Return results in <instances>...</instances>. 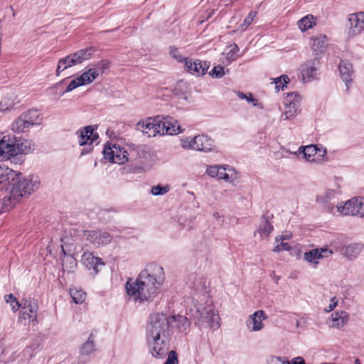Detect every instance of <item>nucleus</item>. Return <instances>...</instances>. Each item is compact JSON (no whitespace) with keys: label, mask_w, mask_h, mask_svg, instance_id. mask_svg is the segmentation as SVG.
<instances>
[{"label":"nucleus","mask_w":364,"mask_h":364,"mask_svg":"<svg viewBox=\"0 0 364 364\" xmlns=\"http://www.w3.org/2000/svg\"><path fill=\"white\" fill-rule=\"evenodd\" d=\"M164 279L162 267L154 262L149 263L136 279L127 282V293L136 302L152 301L159 293Z\"/></svg>","instance_id":"obj_1"},{"label":"nucleus","mask_w":364,"mask_h":364,"mask_svg":"<svg viewBox=\"0 0 364 364\" xmlns=\"http://www.w3.org/2000/svg\"><path fill=\"white\" fill-rule=\"evenodd\" d=\"M83 85L92 83L97 77V70L92 67L85 71L82 75L78 76Z\"/></svg>","instance_id":"obj_36"},{"label":"nucleus","mask_w":364,"mask_h":364,"mask_svg":"<svg viewBox=\"0 0 364 364\" xmlns=\"http://www.w3.org/2000/svg\"><path fill=\"white\" fill-rule=\"evenodd\" d=\"M168 354V358L164 364H178V355L174 350H171Z\"/></svg>","instance_id":"obj_53"},{"label":"nucleus","mask_w":364,"mask_h":364,"mask_svg":"<svg viewBox=\"0 0 364 364\" xmlns=\"http://www.w3.org/2000/svg\"><path fill=\"white\" fill-rule=\"evenodd\" d=\"M191 287L198 292L203 291L206 288V281L203 277L200 275H193L190 278Z\"/></svg>","instance_id":"obj_34"},{"label":"nucleus","mask_w":364,"mask_h":364,"mask_svg":"<svg viewBox=\"0 0 364 364\" xmlns=\"http://www.w3.org/2000/svg\"><path fill=\"white\" fill-rule=\"evenodd\" d=\"M294 154H302L306 161L314 164H321L327 161L326 149L314 144L301 146Z\"/></svg>","instance_id":"obj_6"},{"label":"nucleus","mask_w":364,"mask_h":364,"mask_svg":"<svg viewBox=\"0 0 364 364\" xmlns=\"http://www.w3.org/2000/svg\"><path fill=\"white\" fill-rule=\"evenodd\" d=\"M181 146L184 149L208 152L213 149L212 139L205 134H198L194 137L188 136L181 139Z\"/></svg>","instance_id":"obj_5"},{"label":"nucleus","mask_w":364,"mask_h":364,"mask_svg":"<svg viewBox=\"0 0 364 364\" xmlns=\"http://www.w3.org/2000/svg\"><path fill=\"white\" fill-rule=\"evenodd\" d=\"M68 259H69V261H70V263L71 264H73V266H75V265L76 264V263H75V259H73V258H69Z\"/></svg>","instance_id":"obj_64"},{"label":"nucleus","mask_w":364,"mask_h":364,"mask_svg":"<svg viewBox=\"0 0 364 364\" xmlns=\"http://www.w3.org/2000/svg\"><path fill=\"white\" fill-rule=\"evenodd\" d=\"M273 230V225L268 220L267 218L262 217L259 225L257 230V232L261 237H267Z\"/></svg>","instance_id":"obj_31"},{"label":"nucleus","mask_w":364,"mask_h":364,"mask_svg":"<svg viewBox=\"0 0 364 364\" xmlns=\"http://www.w3.org/2000/svg\"><path fill=\"white\" fill-rule=\"evenodd\" d=\"M19 176V172L13 171L4 165L0 166V188L5 187L9 180H13L15 176Z\"/></svg>","instance_id":"obj_28"},{"label":"nucleus","mask_w":364,"mask_h":364,"mask_svg":"<svg viewBox=\"0 0 364 364\" xmlns=\"http://www.w3.org/2000/svg\"><path fill=\"white\" fill-rule=\"evenodd\" d=\"M272 83L275 85L276 91L279 92L280 90H284V87L287 86L289 82V78L287 75H282L279 77L272 79Z\"/></svg>","instance_id":"obj_41"},{"label":"nucleus","mask_w":364,"mask_h":364,"mask_svg":"<svg viewBox=\"0 0 364 364\" xmlns=\"http://www.w3.org/2000/svg\"><path fill=\"white\" fill-rule=\"evenodd\" d=\"M81 261L90 271H92L91 273L93 274H96L99 272L100 266L104 265L101 258L94 256L90 252H85L82 255Z\"/></svg>","instance_id":"obj_19"},{"label":"nucleus","mask_w":364,"mask_h":364,"mask_svg":"<svg viewBox=\"0 0 364 364\" xmlns=\"http://www.w3.org/2000/svg\"><path fill=\"white\" fill-rule=\"evenodd\" d=\"M338 68L341 78L346 86L348 87V84L352 82L354 75L353 65L348 60H344L341 61Z\"/></svg>","instance_id":"obj_23"},{"label":"nucleus","mask_w":364,"mask_h":364,"mask_svg":"<svg viewBox=\"0 0 364 364\" xmlns=\"http://www.w3.org/2000/svg\"><path fill=\"white\" fill-rule=\"evenodd\" d=\"M319 67L320 63L316 58L311 60L307 61L304 65H302L301 73L303 80L311 81L314 79H316L318 75Z\"/></svg>","instance_id":"obj_17"},{"label":"nucleus","mask_w":364,"mask_h":364,"mask_svg":"<svg viewBox=\"0 0 364 364\" xmlns=\"http://www.w3.org/2000/svg\"><path fill=\"white\" fill-rule=\"evenodd\" d=\"M6 302L9 304L13 311L16 312L20 309L21 301L18 302L12 294L5 296Z\"/></svg>","instance_id":"obj_44"},{"label":"nucleus","mask_w":364,"mask_h":364,"mask_svg":"<svg viewBox=\"0 0 364 364\" xmlns=\"http://www.w3.org/2000/svg\"><path fill=\"white\" fill-rule=\"evenodd\" d=\"M169 189L170 188L168 186H162L158 185L151 188V193L154 196H161L166 194L169 191Z\"/></svg>","instance_id":"obj_48"},{"label":"nucleus","mask_w":364,"mask_h":364,"mask_svg":"<svg viewBox=\"0 0 364 364\" xmlns=\"http://www.w3.org/2000/svg\"><path fill=\"white\" fill-rule=\"evenodd\" d=\"M16 204L9 197L0 200V214L7 212L14 207Z\"/></svg>","instance_id":"obj_43"},{"label":"nucleus","mask_w":364,"mask_h":364,"mask_svg":"<svg viewBox=\"0 0 364 364\" xmlns=\"http://www.w3.org/2000/svg\"><path fill=\"white\" fill-rule=\"evenodd\" d=\"M256 15V11H250L249 13L247 16L244 19L242 23H241L240 26V28L242 31H245L247 27L252 23Z\"/></svg>","instance_id":"obj_45"},{"label":"nucleus","mask_w":364,"mask_h":364,"mask_svg":"<svg viewBox=\"0 0 364 364\" xmlns=\"http://www.w3.org/2000/svg\"><path fill=\"white\" fill-rule=\"evenodd\" d=\"M200 327H207L215 331L220 326V318L218 313L212 307H205L202 309H197L191 314Z\"/></svg>","instance_id":"obj_4"},{"label":"nucleus","mask_w":364,"mask_h":364,"mask_svg":"<svg viewBox=\"0 0 364 364\" xmlns=\"http://www.w3.org/2000/svg\"><path fill=\"white\" fill-rule=\"evenodd\" d=\"M337 304H338V299L336 296L332 297L330 300L329 304L328 305V306H326L325 308V311L326 312H330V311H333L336 308Z\"/></svg>","instance_id":"obj_58"},{"label":"nucleus","mask_w":364,"mask_h":364,"mask_svg":"<svg viewBox=\"0 0 364 364\" xmlns=\"http://www.w3.org/2000/svg\"><path fill=\"white\" fill-rule=\"evenodd\" d=\"M164 314L155 313L150 316L146 326V336L148 346L153 356L163 358L169 349L171 320Z\"/></svg>","instance_id":"obj_2"},{"label":"nucleus","mask_w":364,"mask_h":364,"mask_svg":"<svg viewBox=\"0 0 364 364\" xmlns=\"http://www.w3.org/2000/svg\"><path fill=\"white\" fill-rule=\"evenodd\" d=\"M217 178L224 180L228 183H232L238 179L239 175L235 168L229 166H219Z\"/></svg>","instance_id":"obj_21"},{"label":"nucleus","mask_w":364,"mask_h":364,"mask_svg":"<svg viewBox=\"0 0 364 364\" xmlns=\"http://www.w3.org/2000/svg\"><path fill=\"white\" fill-rule=\"evenodd\" d=\"M95 350V335L91 333L87 340L80 348V353L82 355H89Z\"/></svg>","instance_id":"obj_32"},{"label":"nucleus","mask_w":364,"mask_h":364,"mask_svg":"<svg viewBox=\"0 0 364 364\" xmlns=\"http://www.w3.org/2000/svg\"><path fill=\"white\" fill-rule=\"evenodd\" d=\"M287 360L284 357L270 356L267 360V364H287Z\"/></svg>","instance_id":"obj_51"},{"label":"nucleus","mask_w":364,"mask_h":364,"mask_svg":"<svg viewBox=\"0 0 364 364\" xmlns=\"http://www.w3.org/2000/svg\"><path fill=\"white\" fill-rule=\"evenodd\" d=\"M9 198L16 204L21 198L28 197L39 187V181L33 177L24 178L19 172V176L13 178Z\"/></svg>","instance_id":"obj_3"},{"label":"nucleus","mask_w":364,"mask_h":364,"mask_svg":"<svg viewBox=\"0 0 364 364\" xmlns=\"http://www.w3.org/2000/svg\"><path fill=\"white\" fill-rule=\"evenodd\" d=\"M22 117L28 121L30 127L41 124L42 117L39 112L36 109H29L21 114Z\"/></svg>","instance_id":"obj_30"},{"label":"nucleus","mask_w":364,"mask_h":364,"mask_svg":"<svg viewBox=\"0 0 364 364\" xmlns=\"http://www.w3.org/2000/svg\"><path fill=\"white\" fill-rule=\"evenodd\" d=\"M348 321V317L345 311L335 312L331 314L328 320V324L331 328H341Z\"/></svg>","instance_id":"obj_24"},{"label":"nucleus","mask_w":364,"mask_h":364,"mask_svg":"<svg viewBox=\"0 0 364 364\" xmlns=\"http://www.w3.org/2000/svg\"><path fill=\"white\" fill-rule=\"evenodd\" d=\"M11 146L15 151L14 156L19 154H28L34 149L33 144L31 141L26 139H19L16 141L15 144H11Z\"/></svg>","instance_id":"obj_25"},{"label":"nucleus","mask_w":364,"mask_h":364,"mask_svg":"<svg viewBox=\"0 0 364 364\" xmlns=\"http://www.w3.org/2000/svg\"><path fill=\"white\" fill-rule=\"evenodd\" d=\"M267 318V316L263 310H257L247 317L245 321L246 327L250 332L260 331L264 328V321Z\"/></svg>","instance_id":"obj_13"},{"label":"nucleus","mask_w":364,"mask_h":364,"mask_svg":"<svg viewBox=\"0 0 364 364\" xmlns=\"http://www.w3.org/2000/svg\"><path fill=\"white\" fill-rule=\"evenodd\" d=\"M21 354H23V355L28 356V358L27 359L28 360L29 358L31 357V350H30V348L24 349L22 351Z\"/></svg>","instance_id":"obj_63"},{"label":"nucleus","mask_w":364,"mask_h":364,"mask_svg":"<svg viewBox=\"0 0 364 364\" xmlns=\"http://www.w3.org/2000/svg\"><path fill=\"white\" fill-rule=\"evenodd\" d=\"M170 54L172 56V58L176 59L179 63H182V62L184 63V60H188V58H183V56L181 55L178 50L176 48H171Z\"/></svg>","instance_id":"obj_55"},{"label":"nucleus","mask_w":364,"mask_h":364,"mask_svg":"<svg viewBox=\"0 0 364 364\" xmlns=\"http://www.w3.org/2000/svg\"><path fill=\"white\" fill-rule=\"evenodd\" d=\"M75 240H73L72 238L69 237L68 235H64L61 237V248L62 251L64 255L66 254V250L68 252H75L76 251V247H74V242Z\"/></svg>","instance_id":"obj_38"},{"label":"nucleus","mask_w":364,"mask_h":364,"mask_svg":"<svg viewBox=\"0 0 364 364\" xmlns=\"http://www.w3.org/2000/svg\"><path fill=\"white\" fill-rule=\"evenodd\" d=\"M281 242L278 245H277L274 249H273V251L274 252H279L280 251H282V250H289L291 249V245L287 243V242H284V241H280Z\"/></svg>","instance_id":"obj_56"},{"label":"nucleus","mask_w":364,"mask_h":364,"mask_svg":"<svg viewBox=\"0 0 364 364\" xmlns=\"http://www.w3.org/2000/svg\"><path fill=\"white\" fill-rule=\"evenodd\" d=\"M94 49L92 47L77 50L70 54L75 65H78L82 62L89 60L94 53Z\"/></svg>","instance_id":"obj_29"},{"label":"nucleus","mask_w":364,"mask_h":364,"mask_svg":"<svg viewBox=\"0 0 364 364\" xmlns=\"http://www.w3.org/2000/svg\"><path fill=\"white\" fill-rule=\"evenodd\" d=\"M224 69V67L220 65L215 66L210 72V75L214 78H220L225 74Z\"/></svg>","instance_id":"obj_49"},{"label":"nucleus","mask_w":364,"mask_h":364,"mask_svg":"<svg viewBox=\"0 0 364 364\" xmlns=\"http://www.w3.org/2000/svg\"><path fill=\"white\" fill-rule=\"evenodd\" d=\"M29 127L28 121L25 120L21 115L16 118L11 125V130L15 133H22L26 132Z\"/></svg>","instance_id":"obj_33"},{"label":"nucleus","mask_w":364,"mask_h":364,"mask_svg":"<svg viewBox=\"0 0 364 364\" xmlns=\"http://www.w3.org/2000/svg\"><path fill=\"white\" fill-rule=\"evenodd\" d=\"M160 121L161 130L163 131V134H161V135H176L183 132L185 130L178 122L173 117H160Z\"/></svg>","instance_id":"obj_14"},{"label":"nucleus","mask_w":364,"mask_h":364,"mask_svg":"<svg viewBox=\"0 0 364 364\" xmlns=\"http://www.w3.org/2000/svg\"><path fill=\"white\" fill-rule=\"evenodd\" d=\"M19 313V321L21 322L37 323V312L38 305L34 299H22L21 306ZM24 324H26L24 323Z\"/></svg>","instance_id":"obj_8"},{"label":"nucleus","mask_w":364,"mask_h":364,"mask_svg":"<svg viewBox=\"0 0 364 364\" xmlns=\"http://www.w3.org/2000/svg\"><path fill=\"white\" fill-rule=\"evenodd\" d=\"M292 237V234L291 232H285L282 233L280 235H277L275 237V241L279 242V241L289 240Z\"/></svg>","instance_id":"obj_59"},{"label":"nucleus","mask_w":364,"mask_h":364,"mask_svg":"<svg viewBox=\"0 0 364 364\" xmlns=\"http://www.w3.org/2000/svg\"><path fill=\"white\" fill-rule=\"evenodd\" d=\"M219 165L210 166L207 168L205 173L210 177L218 176Z\"/></svg>","instance_id":"obj_57"},{"label":"nucleus","mask_w":364,"mask_h":364,"mask_svg":"<svg viewBox=\"0 0 364 364\" xmlns=\"http://www.w3.org/2000/svg\"><path fill=\"white\" fill-rule=\"evenodd\" d=\"M109 68V62L107 60H101L97 62L92 68L97 70V75L99 76L100 73H102L105 70H107Z\"/></svg>","instance_id":"obj_47"},{"label":"nucleus","mask_w":364,"mask_h":364,"mask_svg":"<svg viewBox=\"0 0 364 364\" xmlns=\"http://www.w3.org/2000/svg\"><path fill=\"white\" fill-rule=\"evenodd\" d=\"M160 123V116L146 118L136 124V129L148 136H156L158 134L161 135V134H163V131L161 130Z\"/></svg>","instance_id":"obj_10"},{"label":"nucleus","mask_w":364,"mask_h":364,"mask_svg":"<svg viewBox=\"0 0 364 364\" xmlns=\"http://www.w3.org/2000/svg\"><path fill=\"white\" fill-rule=\"evenodd\" d=\"M337 211L343 215L364 217V198H353L348 201L338 203Z\"/></svg>","instance_id":"obj_7"},{"label":"nucleus","mask_w":364,"mask_h":364,"mask_svg":"<svg viewBox=\"0 0 364 364\" xmlns=\"http://www.w3.org/2000/svg\"><path fill=\"white\" fill-rule=\"evenodd\" d=\"M81 82H82L80 80L79 77H76L75 79L73 80L70 82V84L67 86V87L65 89V92H68L78 87L83 86L82 83H81Z\"/></svg>","instance_id":"obj_52"},{"label":"nucleus","mask_w":364,"mask_h":364,"mask_svg":"<svg viewBox=\"0 0 364 364\" xmlns=\"http://www.w3.org/2000/svg\"><path fill=\"white\" fill-rule=\"evenodd\" d=\"M78 137V144L80 146L88 145L81 151V155L90 153L92 150V144L97 139L98 135L94 133V129L91 126L85 127L82 130L76 132Z\"/></svg>","instance_id":"obj_12"},{"label":"nucleus","mask_w":364,"mask_h":364,"mask_svg":"<svg viewBox=\"0 0 364 364\" xmlns=\"http://www.w3.org/2000/svg\"><path fill=\"white\" fill-rule=\"evenodd\" d=\"M184 65L188 73L196 76L205 75L209 68V64L206 61L199 60L194 61L190 59L184 60Z\"/></svg>","instance_id":"obj_18"},{"label":"nucleus","mask_w":364,"mask_h":364,"mask_svg":"<svg viewBox=\"0 0 364 364\" xmlns=\"http://www.w3.org/2000/svg\"><path fill=\"white\" fill-rule=\"evenodd\" d=\"M141 147H129V151H127V155L129 156V160L136 161L139 158H141L142 156L140 153L141 151Z\"/></svg>","instance_id":"obj_46"},{"label":"nucleus","mask_w":364,"mask_h":364,"mask_svg":"<svg viewBox=\"0 0 364 364\" xmlns=\"http://www.w3.org/2000/svg\"><path fill=\"white\" fill-rule=\"evenodd\" d=\"M333 254V250L327 247L316 248L305 252L304 254V259L316 267L318 264L319 259L328 258Z\"/></svg>","instance_id":"obj_15"},{"label":"nucleus","mask_w":364,"mask_h":364,"mask_svg":"<svg viewBox=\"0 0 364 364\" xmlns=\"http://www.w3.org/2000/svg\"><path fill=\"white\" fill-rule=\"evenodd\" d=\"M287 364H306L304 359L301 356L292 358L291 360L287 361Z\"/></svg>","instance_id":"obj_60"},{"label":"nucleus","mask_w":364,"mask_h":364,"mask_svg":"<svg viewBox=\"0 0 364 364\" xmlns=\"http://www.w3.org/2000/svg\"><path fill=\"white\" fill-rule=\"evenodd\" d=\"M298 106L296 102L285 105V110L282 115V119L288 120L293 118L297 112Z\"/></svg>","instance_id":"obj_39"},{"label":"nucleus","mask_w":364,"mask_h":364,"mask_svg":"<svg viewBox=\"0 0 364 364\" xmlns=\"http://www.w3.org/2000/svg\"><path fill=\"white\" fill-rule=\"evenodd\" d=\"M105 158L112 163L124 164L129 161L127 151L116 144H107L103 150Z\"/></svg>","instance_id":"obj_9"},{"label":"nucleus","mask_w":364,"mask_h":364,"mask_svg":"<svg viewBox=\"0 0 364 364\" xmlns=\"http://www.w3.org/2000/svg\"><path fill=\"white\" fill-rule=\"evenodd\" d=\"M74 65H75L70 55H67L65 58H60L58 63L55 71L56 75L59 76L63 71Z\"/></svg>","instance_id":"obj_35"},{"label":"nucleus","mask_w":364,"mask_h":364,"mask_svg":"<svg viewBox=\"0 0 364 364\" xmlns=\"http://www.w3.org/2000/svg\"><path fill=\"white\" fill-rule=\"evenodd\" d=\"M82 236L95 247L107 245L112 240L110 234L102 230H85Z\"/></svg>","instance_id":"obj_11"},{"label":"nucleus","mask_w":364,"mask_h":364,"mask_svg":"<svg viewBox=\"0 0 364 364\" xmlns=\"http://www.w3.org/2000/svg\"><path fill=\"white\" fill-rule=\"evenodd\" d=\"M349 22L348 35L355 36L364 31V11L351 14L348 18Z\"/></svg>","instance_id":"obj_16"},{"label":"nucleus","mask_w":364,"mask_h":364,"mask_svg":"<svg viewBox=\"0 0 364 364\" xmlns=\"http://www.w3.org/2000/svg\"><path fill=\"white\" fill-rule=\"evenodd\" d=\"M364 248L362 243H350L341 247V252L342 255L349 260L355 259Z\"/></svg>","instance_id":"obj_20"},{"label":"nucleus","mask_w":364,"mask_h":364,"mask_svg":"<svg viewBox=\"0 0 364 364\" xmlns=\"http://www.w3.org/2000/svg\"><path fill=\"white\" fill-rule=\"evenodd\" d=\"M0 133V136H1ZM15 152L14 149L11 146V143H8L5 140V136H3L0 139V161L9 160L11 157H14V153Z\"/></svg>","instance_id":"obj_27"},{"label":"nucleus","mask_w":364,"mask_h":364,"mask_svg":"<svg viewBox=\"0 0 364 364\" xmlns=\"http://www.w3.org/2000/svg\"><path fill=\"white\" fill-rule=\"evenodd\" d=\"M298 26L299 29L304 32L308 29L311 28L314 26L316 25V21L314 17L312 15H307L302 18H301L298 23Z\"/></svg>","instance_id":"obj_37"},{"label":"nucleus","mask_w":364,"mask_h":364,"mask_svg":"<svg viewBox=\"0 0 364 364\" xmlns=\"http://www.w3.org/2000/svg\"><path fill=\"white\" fill-rule=\"evenodd\" d=\"M239 50V47L235 43L228 46L224 53L226 55L227 60L229 62L235 60L237 58Z\"/></svg>","instance_id":"obj_40"},{"label":"nucleus","mask_w":364,"mask_h":364,"mask_svg":"<svg viewBox=\"0 0 364 364\" xmlns=\"http://www.w3.org/2000/svg\"><path fill=\"white\" fill-rule=\"evenodd\" d=\"M14 105V103L11 102L9 105L7 102V99L4 98L1 102H0V107L2 110H8L12 108Z\"/></svg>","instance_id":"obj_61"},{"label":"nucleus","mask_w":364,"mask_h":364,"mask_svg":"<svg viewBox=\"0 0 364 364\" xmlns=\"http://www.w3.org/2000/svg\"><path fill=\"white\" fill-rule=\"evenodd\" d=\"M309 45L316 54L323 53L328 46L327 37L323 34H318L310 38Z\"/></svg>","instance_id":"obj_22"},{"label":"nucleus","mask_w":364,"mask_h":364,"mask_svg":"<svg viewBox=\"0 0 364 364\" xmlns=\"http://www.w3.org/2000/svg\"><path fill=\"white\" fill-rule=\"evenodd\" d=\"M0 133V136H1ZM15 152L14 149L11 146V143H8L5 140V136H3L0 139V161L9 160L11 157H14V153Z\"/></svg>","instance_id":"obj_26"},{"label":"nucleus","mask_w":364,"mask_h":364,"mask_svg":"<svg viewBox=\"0 0 364 364\" xmlns=\"http://www.w3.org/2000/svg\"><path fill=\"white\" fill-rule=\"evenodd\" d=\"M178 322L179 323H182L183 325L186 327V326H188L190 325V322L188 320L187 318L184 317V316H178Z\"/></svg>","instance_id":"obj_62"},{"label":"nucleus","mask_w":364,"mask_h":364,"mask_svg":"<svg viewBox=\"0 0 364 364\" xmlns=\"http://www.w3.org/2000/svg\"><path fill=\"white\" fill-rule=\"evenodd\" d=\"M294 102L297 103V105H299V103L300 102L299 95H298L296 93H294V92L288 93L287 96L285 98L284 104L285 105H289V103L293 104Z\"/></svg>","instance_id":"obj_50"},{"label":"nucleus","mask_w":364,"mask_h":364,"mask_svg":"<svg viewBox=\"0 0 364 364\" xmlns=\"http://www.w3.org/2000/svg\"><path fill=\"white\" fill-rule=\"evenodd\" d=\"M70 295L75 304H82L86 298V294L81 289H71Z\"/></svg>","instance_id":"obj_42"},{"label":"nucleus","mask_w":364,"mask_h":364,"mask_svg":"<svg viewBox=\"0 0 364 364\" xmlns=\"http://www.w3.org/2000/svg\"><path fill=\"white\" fill-rule=\"evenodd\" d=\"M238 97L240 100H246L248 102H252L254 106L257 105V100L252 97V95L251 93H249L248 95L238 92L237 93Z\"/></svg>","instance_id":"obj_54"}]
</instances>
